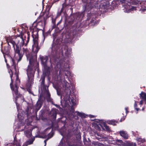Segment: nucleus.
Returning a JSON list of instances; mask_svg holds the SVG:
<instances>
[{
    "mask_svg": "<svg viewBox=\"0 0 146 146\" xmlns=\"http://www.w3.org/2000/svg\"><path fill=\"white\" fill-rule=\"evenodd\" d=\"M65 100L66 101H68L70 103L71 102L72 105L74 106L75 105V100L74 98L72 99L70 98L69 96H68Z\"/></svg>",
    "mask_w": 146,
    "mask_h": 146,
    "instance_id": "obj_11",
    "label": "nucleus"
},
{
    "mask_svg": "<svg viewBox=\"0 0 146 146\" xmlns=\"http://www.w3.org/2000/svg\"><path fill=\"white\" fill-rule=\"evenodd\" d=\"M56 90H57V94L58 95V96H60V92H59V91H58V89L56 88Z\"/></svg>",
    "mask_w": 146,
    "mask_h": 146,
    "instance_id": "obj_32",
    "label": "nucleus"
},
{
    "mask_svg": "<svg viewBox=\"0 0 146 146\" xmlns=\"http://www.w3.org/2000/svg\"><path fill=\"white\" fill-rule=\"evenodd\" d=\"M121 2L123 4L122 5L123 7L125 8L126 10L124 12L127 13H129L131 11L137 10V7L131 6L130 5V3L128 0H121Z\"/></svg>",
    "mask_w": 146,
    "mask_h": 146,
    "instance_id": "obj_4",
    "label": "nucleus"
},
{
    "mask_svg": "<svg viewBox=\"0 0 146 146\" xmlns=\"http://www.w3.org/2000/svg\"><path fill=\"white\" fill-rule=\"evenodd\" d=\"M137 139L138 141H140L142 143L144 142L145 141L144 139H142L141 138H137Z\"/></svg>",
    "mask_w": 146,
    "mask_h": 146,
    "instance_id": "obj_28",
    "label": "nucleus"
},
{
    "mask_svg": "<svg viewBox=\"0 0 146 146\" xmlns=\"http://www.w3.org/2000/svg\"><path fill=\"white\" fill-rule=\"evenodd\" d=\"M18 56H19V59L18 60V62H19L21 60L23 55L22 54H21L19 55Z\"/></svg>",
    "mask_w": 146,
    "mask_h": 146,
    "instance_id": "obj_29",
    "label": "nucleus"
},
{
    "mask_svg": "<svg viewBox=\"0 0 146 146\" xmlns=\"http://www.w3.org/2000/svg\"><path fill=\"white\" fill-rule=\"evenodd\" d=\"M47 18H44L43 20H42L40 21H38L37 24V27H38L39 26H40L41 28H39V30H42V29H44V26L46 23V21Z\"/></svg>",
    "mask_w": 146,
    "mask_h": 146,
    "instance_id": "obj_9",
    "label": "nucleus"
},
{
    "mask_svg": "<svg viewBox=\"0 0 146 146\" xmlns=\"http://www.w3.org/2000/svg\"><path fill=\"white\" fill-rule=\"evenodd\" d=\"M119 133L121 136L123 137L125 139H127L128 138V135L126 131L123 130L120 131Z\"/></svg>",
    "mask_w": 146,
    "mask_h": 146,
    "instance_id": "obj_10",
    "label": "nucleus"
},
{
    "mask_svg": "<svg viewBox=\"0 0 146 146\" xmlns=\"http://www.w3.org/2000/svg\"><path fill=\"white\" fill-rule=\"evenodd\" d=\"M62 84H63V86L66 89L69 88L70 85L69 83L65 80H64L62 82Z\"/></svg>",
    "mask_w": 146,
    "mask_h": 146,
    "instance_id": "obj_13",
    "label": "nucleus"
},
{
    "mask_svg": "<svg viewBox=\"0 0 146 146\" xmlns=\"http://www.w3.org/2000/svg\"><path fill=\"white\" fill-rule=\"evenodd\" d=\"M5 58V62L7 63V60L6 59V56H5V58Z\"/></svg>",
    "mask_w": 146,
    "mask_h": 146,
    "instance_id": "obj_40",
    "label": "nucleus"
},
{
    "mask_svg": "<svg viewBox=\"0 0 146 146\" xmlns=\"http://www.w3.org/2000/svg\"><path fill=\"white\" fill-rule=\"evenodd\" d=\"M15 52V53H17L18 55L22 54L20 53V48L17 45H16V48L15 49V47L13 48Z\"/></svg>",
    "mask_w": 146,
    "mask_h": 146,
    "instance_id": "obj_16",
    "label": "nucleus"
},
{
    "mask_svg": "<svg viewBox=\"0 0 146 146\" xmlns=\"http://www.w3.org/2000/svg\"><path fill=\"white\" fill-rule=\"evenodd\" d=\"M89 117H90V118H92V117H94V116L93 115H89Z\"/></svg>",
    "mask_w": 146,
    "mask_h": 146,
    "instance_id": "obj_38",
    "label": "nucleus"
},
{
    "mask_svg": "<svg viewBox=\"0 0 146 146\" xmlns=\"http://www.w3.org/2000/svg\"><path fill=\"white\" fill-rule=\"evenodd\" d=\"M25 133L26 137L28 138L31 137L32 135L31 131V130H27L26 131Z\"/></svg>",
    "mask_w": 146,
    "mask_h": 146,
    "instance_id": "obj_15",
    "label": "nucleus"
},
{
    "mask_svg": "<svg viewBox=\"0 0 146 146\" xmlns=\"http://www.w3.org/2000/svg\"><path fill=\"white\" fill-rule=\"evenodd\" d=\"M128 108H125V110L126 111V113L127 114L128 112L127 111Z\"/></svg>",
    "mask_w": 146,
    "mask_h": 146,
    "instance_id": "obj_35",
    "label": "nucleus"
},
{
    "mask_svg": "<svg viewBox=\"0 0 146 146\" xmlns=\"http://www.w3.org/2000/svg\"><path fill=\"white\" fill-rule=\"evenodd\" d=\"M76 113H77V114L80 117H85L84 114L83 113L79 112L78 111H76Z\"/></svg>",
    "mask_w": 146,
    "mask_h": 146,
    "instance_id": "obj_24",
    "label": "nucleus"
},
{
    "mask_svg": "<svg viewBox=\"0 0 146 146\" xmlns=\"http://www.w3.org/2000/svg\"><path fill=\"white\" fill-rule=\"evenodd\" d=\"M2 52L3 54L4 58H5V56H7V57H10L11 60V63L12 65H11V67L12 69L9 72L10 74L11 81V82L10 84V85L11 89L13 91V95L14 96L15 95L16 96L15 103L17 108H18V105L17 101V98L21 97V96H22V95H20L19 94L18 91V85L20 84V81L17 77L16 79V84H15V87L14 88H13L11 86V85L13 84L12 79L13 72L14 71H16V64H15L14 60L12 58L10 57L9 55L10 51L8 47H5L4 48V51H2Z\"/></svg>",
    "mask_w": 146,
    "mask_h": 146,
    "instance_id": "obj_1",
    "label": "nucleus"
},
{
    "mask_svg": "<svg viewBox=\"0 0 146 146\" xmlns=\"http://www.w3.org/2000/svg\"><path fill=\"white\" fill-rule=\"evenodd\" d=\"M108 123L110 124L115 125H116V122L114 120H110L108 121Z\"/></svg>",
    "mask_w": 146,
    "mask_h": 146,
    "instance_id": "obj_22",
    "label": "nucleus"
},
{
    "mask_svg": "<svg viewBox=\"0 0 146 146\" xmlns=\"http://www.w3.org/2000/svg\"><path fill=\"white\" fill-rule=\"evenodd\" d=\"M26 37L24 35H22L17 36L16 38V41L17 43V45L21 46H24L25 43H24L25 41H27Z\"/></svg>",
    "mask_w": 146,
    "mask_h": 146,
    "instance_id": "obj_5",
    "label": "nucleus"
},
{
    "mask_svg": "<svg viewBox=\"0 0 146 146\" xmlns=\"http://www.w3.org/2000/svg\"><path fill=\"white\" fill-rule=\"evenodd\" d=\"M146 10V7H144L143 8L142 7L141 8H140L139 11H141L142 12H144Z\"/></svg>",
    "mask_w": 146,
    "mask_h": 146,
    "instance_id": "obj_27",
    "label": "nucleus"
},
{
    "mask_svg": "<svg viewBox=\"0 0 146 146\" xmlns=\"http://www.w3.org/2000/svg\"><path fill=\"white\" fill-rule=\"evenodd\" d=\"M125 119V117H123V119H122V118H121V119L120 120V121L121 122V121H122L124 120V119Z\"/></svg>",
    "mask_w": 146,
    "mask_h": 146,
    "instance_id": "obj_37",
    "label": "nucleus"
},
{
    "mask_svg": "<svg viewBox=\"0 0 146 146\" xmlns=\"http://www.w3.org/2000/svg\"><path fill=\"white\" fill-rule=\"evenodd\" d=\"M53 135V134L52 133H49L48 136V137L46 139V140H45L44 141V142L45 143V146L46 145V141H47L48 139L51 138Z\"/></svg>",
    "mask_w": 146,
    "mask_h": 146,
    "instance_id": "obj_21",
    "label": "nucleus"
},
{
    "mask_svg": "<svg viewBox=\"0 0 146 146\" xmlns=\"http://www.w3.org/2000/svg\"><path fill=\"white\" fill-rule=\"evenodd\" d=\"M7 41L8 42V45L10 46L9 43L13 45V48H14V47H15V45H17L15 41H14L12 39H10L9 41V42H8V41Z\"/></svg>",
    "mask_w": 146,
    "mask_h": 146,
    "instance_id": "obj_19",
    "label": "nucleus"
},
{
    "mask_svg": "<svg viewBox=\"0 0 146 146\" xmlns=\"http://www.w3.org/2000/svg\"><path fill=\"white\" fill-rule=\"evenodd\" d=\"M103 125L104 126V127H105V128L106 129L107 131H110V129L109 128V127L107 125H106L105 123L104 122H103Z\"/></svg>",
    "mask_w": 146,
    "mask_h": 146,
    "instance_id": "obj_26",
    "label": "nucleus"
},
{
    "mask_svg": "<svg viewBox=\"0 0 146 146\" xmlns=\"http://www.w3.org/2000/svg\"><path fill=\"white\" fill-rule=\"evenodd\" d=\"M41 107V104L40 102L38 101L35 105V108L37 111L39 110Z\"/></svg>",
    "mask_w": 146,
    "mask_h": 146,
    "instance_id": "obj_20",
    "label": "nucleus"
},
{
    "mask_svg": "<svg viewBox=\"0 0 146 146\" xmlns=\"http://www.w3.org/2000/svg\"><path fill=\"white\" fill-rule=\"evenodd\" d=\"M57 47V45H52L51 48L52 52V54H55L57 53V52L58 51V49H56Z\"/></svg>",
    "mask_w": 146,
    "mask_h": 146,
    "instance_id": "obj_12",
    "label": "nucleus"
},
{
    "mask_svg": "<svg viewBox=\"0 0 146 146\" xmlns=\"http://www.w3.org/2000/svg\"><path fill=\"white\" fill-rule=\"evenodd\" d=\"M135 101V104H134V107L135 108H137V103H138L135 100L134 101Z\"/></svg>",
    "mask_w": 146,
    "mask_h": 146,
    "instance_id": "obj_31",
    "label": "nucleus"
},
{
    "mask_svg": "<svg viewBox=\"0 0 146 146\" xmlns=\"http://www.w3.org/2000/svg\"><path fill=\"white\" fill-rule=\"evenodd\" d=\"M57 66L59 68L64 69L63 70L64 71H65L66 69L68 68L69 67L67 64H65L64 61L62 60L60 61L57 64Z\"/></svg>",
    "mask_w": 146,
    "mask_h": 146,
    "instance_id": "obj_7",
    "label": "nucleus"
},
{
    "mask_svg": "<svg viewBox=\"0 0 146 146\" xmlns=\"http://www.w3.org/2000/svg\"><path fill=\"white\" fill-rule=\"evenodd\" d=\"M118 141L120 143H121V142L122 141L121 140H118Z\"/></svg>",
    "mask_w": 146,
    "mask_h": 146,
    "instance_id": "obj_41",
    "label": "nucleus"
},
{
    "mask_svg": "<svg viewBox=\"0 0 146 146\" xmlns=\"http://www.w3.org/2000/svg\"><path fill=\"white\" fill-rule=\"evenodd\" d=\"M40 59L41 61L42 64L44 66L45 69H47V62L48 58L47 56H43L40 55Z\"/></svg>",
    "mask_w": 146,
    "mask_h": 146,
    "instance_id": "obj_8",
    "label": "nucleus"
},
{
    "mask_svg": "<svg viewBox=\"0 0 146 146\" xmlns=\"http://www.w3.org/2000/svg\"><path fill=\"white\" fill-rule=\"evenodd\" d=\"M44 77H42L41 78V79L42 80V84L43 85H44Z\"/></svg>",
    "mask_w": 146,
    "mask_h": 146,
    "instance_id": "obj_30",
    "label": "nucleus"
},
{
    "mask_svg": "<svg viewBox=\"0 0 146 146\" xmlns=\"http://www.w3.org/2000/svg\"><path fill=\"white\" fill-rule=\"evenodd\" d=\"M136 144L135 143H127L125 146H136Z\"/></svg>",
    "mask_w": 146,
    "mask_h": 146,
    "instance_id": "obj_23",
    "label": "nucleus"
},
{
    "mask_svg": "<svg viewBox=\"0 0 146 146\" xmlns=\"http://www.w3.org/2000/svg\"><path fill=\"white\" fill-rule=\"evenodd\" d=\"M140 98L145 101L146 103V93L142 92L140 94Z\"/></svg>",
    "mask_w": 146,
    "mask_h": 146,
    "instance_id": "obj_14",
    "label": "nucleus"
},
{
    "mask_svg": "<svg viewBox=\"0 0 146 146\" xmlns=\"http://www.w3.org/2000/svg\"><path fill=\"white\" fill-rule=\"evenodd\" d=\"M18 117L19 119L20 120V123L22 125H23L24 123H22L23 122V117L21 116V119H19V115H18Z\"/></svg>",
    "mask_w": 146,
    "mask_h": 146,
    "instance_id": "obj_25",
    "label": "nucleus"
},
{
    "mask_svg": "<svg viewBox=\"0 0 146 146\" xmlns=\"http://www.w3.org/2000/svg\"><path fill=\"white\" fill-rule=\"evenodd\" d=\"M135 109L137 110V111H138L139 110V109L138 108H135Z\"/></svg>",
    "mask_w": 146,
    "mask_h": 146,
    "instance_id": "obj_39",
    "label": "nucleus"
},
{
    "mask_svg": "<svg viewBox=\"0 0 146 146\" xmlns=\"http://www.w3.org/2000/svg\"><path fill=\"white\" fill-rule=\"evenodd\" d=\"M59 0H56V1H58Z\"/></svg>",
    "mask_w": 146,
    "mask_h": 146,
    "instance_id": "obj_43",
    "label": "nucleus"
},
{
    "mask_svg": "<svg viewBox=\"0 0 146 146\" xmlns=\"http://www.w3.org/2000/svg\"><path fill=\"white\" fill-rule=\"evenodd\" d=\"M45 93L46 94L47 96L48 97V101L49 102H52V99L50 97V94L48 90L46 89Z\"/></svg>",
    "mask_w": 146,
    "mask_h": 146,
    "instance_id": "obj_17",
    "label": "nucleus"
},
{
    "mask_svg": "<svg viewBox=\"0 0 146 146\" xmlns=\"http://www.w3.org/2000/svg\"><path fill=\"white\" fill-rule=\"evenodd\" d=\"M56 106L57 107L58 105H54Z\"/></svg>",
    "mask_w": 146,
    "mask_h": 146,
    "instance_id": "obj_42",
    "label": "nucleus"
},
{
    "mask_svg": "<svg viewBox=\"0 0 146 146\" xmlns=\"http://www.w3.org/2000/svg\"><path fill=\"white\" fill-rule=\"evenodd\" d=\"M143 104V100H141L139 102V104L140 105H142Z\"/></svg>",
    "mask_w": 146,
    "mask_h": 146,
    "instance_id": "obj_34",
    "label": "nucleus"
},
{
    "mask_svg": "<svg viewBox=\"0 0 146 146\" xmlns=\"http://www.w3.org/2000/svg\"><path fill=\"white\" fill-rule=\"evenodd\" d=\"M5 146H12V145L10 144H7Z\"/></svg>",
    "mask_w": 146,
    "mask_h": 146,
    "instance_id": "obj_36",
    "label": "nucleus"
},
{
    "mask_svg": "<svg viewBox=\"0 0 146 146\" xmlns=\"http://www.w3.org/2000/svg\"><path fill=\"white\" fill-rule=\"evenodd\" d=\"M29 36H28L27 38V40L26 42L25 45L23 47L22 49L24 53H25L27 57V59L29 60V63L31 64V63L33 62L36 61V54L39 50L40 49V47L38 46V38L36 37L33 39L34 44L33 46L32 50L33 52H34V54L33 56H31L29 54V50L27 48L26 46L29 41Z\"/></svg>",
    "mask_w": 146,
    "mask_h": 146,
    "instance_id": "obj_2",
    "label": "nucleus"
},
{
    "mask_svg": "<svg viewBox=\"0 0 146 146\" xmlns=\"http://www.w3.org/2000/svg\"><path fill=\"white\" fill-rule=\"evenodd\" d=\"M44 38H44V40H43L42 41V42H41V43H40V46H41V45H42V44H43V42H44Z\"/></svg>",
    "mask_w": 146,
    "mask_h": 146,
    "instance_id": "obj_33",
    "label": "nucleus"
},
{
    "mask_svg": "<svg viewBox=\"0 0 146 146\" xmlns=\"http://www.w3.org/2000/svg\"><path fill=\"white\" fill-rule=\"evenodd\" d=\"M62 54L64 53L66 56H68V55L70 53V49L66 48V49L62 50Z\"/></svg>",
    "mask_w": 146,
    "mask_h": 146,
    "instance_id": "obj_18",
    "label": "nucleus"
},
{
    "mask_svg": "<svg viewBox=\"0 0 146 146\" xmlns=\"http://www.w3.org/2000/svg\"><path fill=\"white\" fill-rule=\"evenodd\" d=\"M27 72L28 80L26 85L30 87L33 83L34 70L30 66H28Z\"/></svg>",
    "mask_w": 146,
    "mask_h": 146,
    "instance_id": "obj_3",
    "label": "nucleus"
},
{
    "mask_svg": "<svg viewBox=\"0 0 146 146\" xmlns=\"http://www.w3.org/2000/svg\"><path fill=\"white\" fill-rule=\"evenodd\" d=\"M35 140L34 138H32L31 139L27 141L24 144L23 146H27L28 145L31 144L33 143V142ZM14 144L15 146H21V144L19 142L16 140L15 137H14Z\"/></svg>",
    "mask_w": 146,
    "mask_h": 146,
    "instance_id": "obj_6",
    "label": "nucleus"
}]
</instances>
